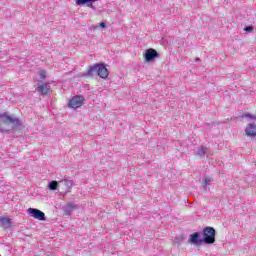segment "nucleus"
Returning <instances> with one entry per match:
<instances>
[{
	"mask_svg": "<svg viewBox=\"0 0 256 256\" xmlns=\"http://www.w3.org/2000/svg\"><path fill=\"white\" fill-rule=\"evenodd\" d=\"M245 31H247L248 33H252L253 27H251V26L245 27Z\"/></svg>",
	"mask_w": 256,
	"mask_h": 256,
	"instance_id": "18",
	"label": "nucleus"
},
{
	"mask_svg": "<svg viewBox=\"0 0 256 256\" xmlns=\"http://www.w3.org/2000/svg\"><path fill=\"white\" fill-rule=\"evenodd\" d=\"M58 182L57 180H52V182H50L49 184V190H57L58 188Z\"/></svg>",
	"mask_w": 256,
	"mask_h": 256,
	"instance_id": "14",
	"label": "nucleus"
},
{
	"mask_svg": "<svg viewBox=\"0 0 256 256\" xmlns=\"http://www.w3.org/2000/svg\"><path fill=\"white\" fill-rule=\"evenodd\" d=\"M245 132L247 136H256V124H248L245 128Z\"/></svg>",
	"mask_w": 256,
	"mask_h": 256,
	"instance_id": "9",
	"label": "nucleus"
},
{
	"mask_svg": "<svg viewBox=\"0 0 256 256\" xmlns=\"http://www.w3.org/2000/svg\"><path fill=\"white\" fill-rule=\"evenodd\" d=\"M46 77H47V71L41 70V71L39 72V78H40V79H46Z\"/></svg>",
	"mask_w": 256,
	"mask_h": 256,
	"instance_id": "16",
	"label": "nucleus"
},
{
	"mask_svg": "<svg viewBox=\"0 0 256 256\" xmlns=\"http://www.w3.org/2000/svg\"><path fill=\"white\" fill-rule=\"evenodd\" d=\"M61 182H64L65 186H67L70 190L73 186V181L72 180H61Z\"/></svg>",
	"mask_w": 256,
	"mask_h": 256,
	"instance_id": "15",
	"label": "nucleus"
},
{
	"mask_svg": "<svg viewBox=\"0 0 256 256\" xmlns=\"http://www.w3.org/2000/svg\"><path fill=\"white\" fill-rule=\"evenodd\" d=\"M14 122V118L12 116H9L7 112L0 113V130L5 131L9 130L10 124Z\"/></svg>",
	"mask_w": 256,
	"mask_h": 256,
	"instance_id": "2",
	"label": "nucleus"
},
{
	"mask_svg": "<svg viewBox=\"0 0 256 256\" xmlns=\"http://www.w3.org/2000/svg\"><path fill=\"white\" fill-rule=\"evenodd\" d=\"M249 118H252V120H256V116L253 114H246Z\"/></svg>",
	"mask_w": 256,
	"mask_h": 256,
	"instance_id": "20",
	"label": "nucleus"
},
{
	"mask_svg": "<svg viewBox=\"0 0 256 256\" xmlns=\"http://www.w3.org/2000/svg\"><path fill=\"white\" fill-rule=\"evenodd\" d=\"M189 241L190 243H194V245H202L203 243V240H200V234H198V232L191 234Z\"/></svg>",
	"mask_w": 256,
	"mask_h": 256,
	"instance_id": "10",
	"label": "nucleus"
},
{
	"mask_svg": "<svg viewBox=\"0 0 256 256\" xmlns=\"http://www.w3.org/2000/svg\"><path fill=\"white\" fill-rule=\"evenodd\" d=\"M0 227L4 228L5 230H9L10 228H12V220H11V218L1 217L0 218Z\"/></svg>",
	"mask_w": 256,
	"mask_h": 256,
	"instance_id": "8",
	"label": "nucleus"
},
{
	"mask_svg": "<svg viewBox=\"0 0 256 256\" xmlns=\"http://www.w3.org/2000/svg\"><path fill=\"white\" fill-rule=\"evenodd\" d=\"M95 73L98 74V64L96 65H91L88 70L87 73H85V75H87L88 77H92L93 75H95Z\"/></svg>",
	"mask_w": 256,
	"mask_h": 256,
	"instance_id": "12",
	"label": "nucleus"
},
{
	"mask_svg": "<svg viewBox=\"0 0 256 256\" xmlns=\"http://www.w3.org/2000/svg\"><path fill=\"white\" fill-rule=\"evenodd\" d=\"M96 1L99 0H76L77 5H87V7H91L92 9H94V5L93 3H95Z\"/></svg>",
	"mask_w": 256,
	"mask_h": 256,
	"instance_id": "11",
	"label": "nucleus"
},
{
	"mask_svg": "<svg viewBox=\"0 0 256 256\" xmlns=\"http://www.w3.org/2000/svg\"><path fill=\"white\" fill-rule=\"evenodd\" d=\"M37 91L40 95H49L51 88L47 83H40L38 84Z\"/></svg>",
	"mask_w": 256,
	"mask_h": 256,
	"instance_id": "7",
	"label": "nucleus"
},
{
	"mask_svg": "<svg viewBox=\"0 0 256 256\" xmlns=\"http://www.w3.org/2000/svg\"><path fill=\"white\" fill-rule=\"evenodd\" d=\"M100 27H103V28H105V27H107V25H106V23H104V22H101V23H100Z\"/></svg>",
	"mask_w": 256,
	"mask_h": 256,
	"instance_id": "21",
	"label": "nucleus"
},
{
	"mask_svg": "<svg viewBox=\"0 0 256 256\" xmlns=\"http://www.w3.org/2000/svg\"><path fill=\"white\" fill-rule=\"evenodd\" d=\"M27 212L32 218H35L36 220H46L45 213L41 212V210H37V208H28Z\"/></svg>",
	"mask_w": 256,
	"mask_h": 256,
	"instance_id": "4",
	"label": "nucleus"
},
{
	"mask_svg": "<svg viewBox=\"0 0 256 256\" xmlns=\"http://www.w3.org/2000/svg\"><path fill=\"white\" fill-rule=\"evenodd\" d=\"M198 154H199L200 156H205L206 151H205L203 148H201L200 150H198Z\"/></svg>",
	"mask_w": 256,
	"mask_h": 256,
	"instance_id": "17",
	"label": "nucleus"
},
{
	"mask_svg": "<svg viewBox=\"0 0 256 256\" xmlns=\"http://www.w3.org/2000/svg\"><path fill=\"white\" fill-rule=\"evenodd\" d=\"M85 103V96L83 94H76L72 96L68 102L70 108H80Z\"/></svg>",
	"mask_w": 256,
	"mask_h": 256,
	"instance_id": "3",
	"label": "nucleus"
},
{
	"mask_svg": "<svg viewBox=\"0 0 256 256\" xmlns=\"http://www.w3.org/2000/svg\"><path fill=\"white\" fill-rule=\"evenodd\" d=\"M210 182H211L210 178H204L205 186H208V184H210Z\"/></svg>",
	"mask_w": 256,
	"mask_h": 256,
	"instance_id": "19",
	"label": "nucleus"
},
{
	"mask_svg": "<svg viewBox=\"0 0 256 256\" xmlns=\"http://www.w3.org/2000/svg\"><path fill=\"white\" fill-rule=\"evenodd\" d=\"M97 75L101 77V79H107L109 77V70L103 64H97Z\"/></svg>",
	"mask_w": 256,
	"mask_h": 256,
	"instance_id": "5",
	"label": "nucleus"
},
{
	"mask_svg": "<svg viewBox=\"0 0 256 256\" xmlns=\"http://www.w3.org/2000/svg\"><path fill=\"white\" fill-rule=\"evenodd\" d=\"M147 62L153 61V59H157L159 54L156 49H146V53L144 55Z\"/></svg>",
	"mask_w": 256,
	"mask_h": 256,
	"instance_id": "6",
	"label": "nucleus"
},
{
	"mask_svg": "<svg viewBox=\"0 0 256 256\" xmlns=\"http://www.w3.org/2000/svg\"><path fill=\"white\" fill-rule=\"evenodd\" d=\"M72 210H75V205L74 204H67L65 214H67V216H71Z\"/></svg>",
	"mask_w": 256,
	"mask_h": 256,
	"instance_id": "13",
	"label": "nucleus"
},
{
	"mask_svg": "<svg viewBox=\"0 0 256 256\" xmlns=\"http://www.w3.org/2000/svg\"><path fill=\"white\" fill-rule=\"evenodd\" d=\"M216 230L215 228H212L211 226H207L206 228H204L203 230V241L204 243H215L216 238Z\"/></svg>",
	"mask_w": 256,
	"mask_h": 256,
	"instance_id": "1",
	"label": "nucleus"
}]
</instances>
